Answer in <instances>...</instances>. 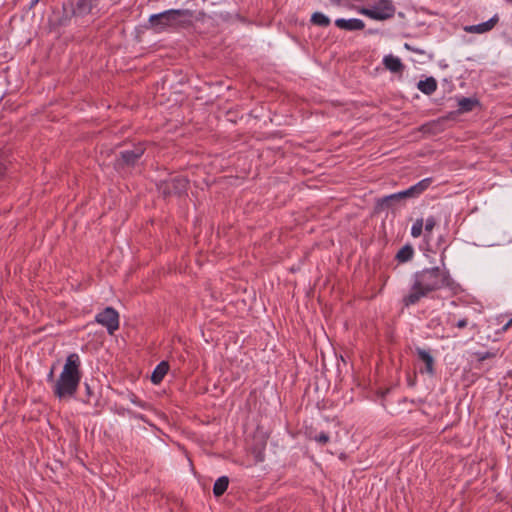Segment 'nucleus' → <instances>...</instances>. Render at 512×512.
<instances>
[{"label":"nucleus","mask_w":512,"mask_h":512,"mask_svg":"<svg viewBox=\"0 0 512 512\" xmlns=\"http://www.w3.org/2000/svg\"><path fill=\"white\" fill-rule=\"evenodd\" d=\"M454 285L455 281L448 270L440 267L425 268L414 274V283L402 303L405 307L415 305L430 293Z\"/></svg>","instance_id":"nucleus-1"},{"label":"nucleus","mask_w":512,"mask_h":512,"mask_svg":"<svg viewBox=\"0 0 512 512\" xmlns=\"http://www.w3.org/2000/svg\"><path fill=\"white\" fill-rule=\"evenodd\" d=\"M99 0H66L61 9H54L49 18L51 29L68 26L73 20L80 22L84 17L94 14Z\"/></svg>","instance_id":"nucleus-2"},{"label":"nucleus","mask_w":512,"mask_h":512,"mask_svg":"<svg viewBox=\"0 0 512 512\" xmlns=\"http://www.w3.org/2000/svg\"><path fill=\"white\" fill-rule=\"evenodd\" d=\"M80 358L76 353L67 356L63 370L55 382L54 395L59 399L74 397L81 381Z\"/></svg>","instance_id":"nucleus-3"},{"label":"nucleus","mask_w":512,"mask_h":512,"mask_svg":"<svg viewBox=\"0 0 512 512\" xmlns=\"http://www.w3.org/2000/svg\"><path fill=\"white\" fill-rule=\"evenodd\" d=\"M193 11L189 9H171L149 17L148 28L160 32L168 26L179 25L182 27L192 23Z\"/></svg>","instance_id":"nucleus-4"},{"label":"nucleus","mask_w":512,"mask_h":512,"mask_svg":"<svg viewBox=\"0 0 512 512\" xmlns=\"http://www.w3.org/2000/svg\"><path fill=\"white\" fill-rule=\"evenodd\" d=\"M145 150V144L138 143L130 150L121 151L114 162V168L118 172H124L127 169L134 168L145 153Z\"/></svg>","instance_id":"nucleus-5"},{"label":"nucleus","mask_w":512,"mask_h":512,"mask_svg":"<svg viewBox=\"0 0 512 512\" xmlns=\"http://www.w3.org/2000/svg\"><path fill=\"white\" fill-rule=\"evenodd\" d=\"M157 190L163 198L170 196H182L186 194L189 180L185 176H175L157 183Z\"/></svg>","instance_id":"nucleus-6"},{"label":"nucleus","mask_w":512,"mask_h":512,"mask_svg":"<svg viewBox=\"0 0 512 512\" xmlns=\"http://www.w3.org/2000/svg\"><path fill=\"white\" fill-rule=\"evenodd\" d=\"M358 11L373 20L385 21L394 17L396 8L391 0H380L374 8L362 7Z\"/></svg>","instance_id":"nucleus-7"},{"label":"nucleus","mask_w":512,"mask_h":512,"mask_svg":"<svg viewBox=\"0 0 512 512\" xmlns=\"http://www.w3.org/2000/svg\"><path fill=\"white\" fill-rule=\"evenodd\" d=\"M97 323L107 328L110 335L119 329V314L113 307H106L95 317Z\"/></svg>","instance_id":"nucleus-8"},{"label":"nucleus","mask_w":512,"mask_h":512,"mask_svg":"<svg viewBox=\"0 0 512 512\" xmlns=\"http://www.w3.org/2000/svg\"><path fill=\"white\" fill-rule=\"evenodd\" d=\"M432 179L431 178H425L421 181H419L417 184L411 186L410 188L396 193L397 199L399 201L408 199V198H415L418 197L420 194H422L428 187L431 185Z\"/></svg>","instance_id":"nucleus-9"},{"label":"nucleus","mask_w":512,"mask_h":512,"mask_svg":"<svg viewBox=\"0 0 512 512\" xmlns=\"http://www.w3.org/2000/svg\"><path fill=\"white\" fill-rule=\"evenodd\" d=\"M400 201L397 199L396 193L377 198L374 206V214H379L382 211L394 207Z\"/></svg>","instance_id":"nucleus-10"},{"label":"nucleus","mask_w":512,"mask_h":512,"mask_svg":"<svg viewBox=\"0 0 512 512\" xmlns=\"http://www.w3.org/2000/svg\"><path fill=\"white\" fill-rule=\"evenodd\" d=\"M335 25L339 29L346 31H356L363 30L365 28V23L360 19H343L339 18L335 20Z\"/></svg>","instance_id":"nucleus-11"},{"label":"nucleus","mask_w":512,"mask_h":512,"mask_svg":"<svg viewBox=\"0 0 512 512\" xmlns=\"http://www.w3.org/2000/svg\"><path fill=\"white\" fill-rule=\"evenodd\" d=\"M498 21H499L498 15H494L492 18H490L486 22H483V23H480L477 25L466 26L465 31H467L469 33H478V34L485 33V32L490 31L491 29H493L495 27V25L498 23Z\"/></svg>","instance_id":"nucleus-12"},{"label":"nucleus","mask_w":512,"mask_h":512,"mask_svg":"<svg viewBox=\"0 0 512 512\" xmlns=\"http://www.w3.org/2000/svg\"><path fill=\"white\" fill-rule=\"evenodd\" d=\"M383 64H384L385 68L387 70L391 71L392 73L402 74V72L405 69V66L401 62V60L392 54L384 57Z\"/></svg>","instance_id":"nucleus-13"},{"label":"nucleus","mask_w":512,"mask_h":512,"mask_svg":"<svg viewBox=\"0 0 512 512\" xmlns=\"http://www.w3.org/2000/svg\"><path fill=\"white\" fill-rule=\"evenodd\" d=\"M416 353L421 361L425 363V372L430 375L434 374V358L433 356L426 350L421 348H416ZM421 373L424 372L423 369L420 370Z\"/></svg>","instance_id":"nucleus-14"},{"label":"nucleus","mask_w":512,"mask_h":512,"mask_svg":"<svg viewBox=\"0 0 512 512\" xmlns=\"http://www.w3.org/2000/svg\"><path fill=\"white\" fill-rule=\"evenodd\" d=\"M168 371H169L168 362H166V361L160 362L156 366L154 371L152 372V375L150 377L151 382L153 384H159L163 380V378L165 377V375L167 374Z\"/></svg>","instance_id":"nucleus-15"},{"label":"nucleus","mask_w":512,"mask_h":512,"mask_svg":"<svg viewBox=\"0 0 512 512\" xmlns=\"http://www.w3.org/2000/svg\"><path fill=\"white\" fill-rule=\"evenodd\" d=\"M417 87L422 93L431 95L437 89V81L434 77H428L425 80H420Z\"/></svg>","instance_id":"nucleus-16"},{"label":"nucleus","mask_w":512,"mask_h":512,"mask_svg":"<svg viewBox=\"0 0 512 512\" xmlns=\"http://www.w3.org/2000/svg\"><path fill=\"white\" fill-rule=\"evenodd\" d=\"M265 447H266V441H264L263 439L258 441V442H255L251 446L250 451H251V454L253 455L254 460H255L256 463L264 461V459H265V453H264Z\"/></svg>","instance_id":"nucleus-17"},{"label":"nucleus","mask_w":512,"mask_h":512,"mask_svg":"<svg viewBox=\"0 0 512 512\" xmlns=\"http://www.w3.org/2000/svg\"><path fill=\"white\" fill-rule=\"evenodd\" d=\"M478 105H480V103L476 98L462 97L458 101V112L459 113L470 112Z\"/></svg>","instance_id":"nucleus-18"},{"label":"nucleus","mask_w":512,"mask_h":512,"mask_svg":"<svg viewBox=\"0 0 512 512\" xmlns=\"http://www.w3.org/2000/svg\"><path fill=\"white\" fill-rule=\"evenodd\" d=\"M414 256V249L412 245L406 244L404 245L396 254L395 259L399 263H405L410 261Z\"/></svg>","instance_id":"nucleus-19"},{"label":"nucleus","mask_w":512,"mask_h":512,"mask_svg":"<svg viewBox=\"0 0 512 512\" xmlns=\"http://www.w3.org/2000/svg\"><path fill=\"white\" fill-rule=\"evenodd\" d=\"M229 485V478L227 476L219 477L213 486V494L215 497H221L227 490Z\"/></svg>","instance_id":"nucleus-20"},{"label":"nucleus","mask_w":512,"mask_h":512,"mask_svg":"<svg viewBox=\"0 0 512 512\" xmlns=\"http://www.w3.org/2000/svg\"><path fill=\"white\" fill-rule=\"evenodd\" d=\"M330 22V19L321 12H315L311 16V23L316 26L328 27Z\"/></svg>","instance_id":"nucleus-21"},{"label":"nucleus","mask_w":512,"mask_h":512,"mask_svg":"<svg viewBox=\"0 0 512 512\" xmlns=\"http://www.w3.org/2000/svg\"><path fill=\"white\" fill-rule=\"evenodd\" d=\"M10 163L9 152L7 150L0 149V179L5 176L8 164Z\"/></svg>","instance_id":"nucleus-22"},{"label":"nucleus","mask_w":512,"mask_h":512,"mask_svg":"<svg viewBox=\"0 0 512 512\" xmlns=\"http://www.w3.org/2000/svg\"><path fill=\"white\" fill-rule=\"evenodd\" d=\"M423 219L420 218V219H417L413 226H412V229H411V235L414 237V238H417L419 237L421 234H422V231H423Z\"/></svg>","instance_id":"nucleus-23"},{"label":"nucleus","mask_w":512,"mask_h":512,"mask_svg":"<svg viewBox=\"0 0 512 512\" xmlns=\"http://www.w3.org/2000/svg\"><path fill=\"white\" fill-rule=\"evenodd\" d=\"M438 127H439V124L436 123V122H432V123H427V124H424L421 126L420 130L423 132V133H431V134H436L437 130H438Z\"/></svg>","instance_id":"nucleus-24"},{"label":"nucleus","mask_w":512,"mask_h":512,"mask_svg":"<svg viewBox=\"0 0 512 512\" xmlns=\"http://www.w3.org/2000/svg\"><path fill=\"white\" fill-rule=\"evenodd\" d=\"M314 440L325 445L329 442V435L325 432H320L318 435L314 436Z\"/></svg>","instance_id":"nucleus-25"},{"label":"nucleus","mask_w":512,"mask_h":512,"mask_svg":"<svg viewBox=\"0 0 512 512\" xmlns=\"http://www.w3.org/2000/svg\"><path fill=\"white\" fill-rule=\"evenodd\" d=\"M476 356L478 357V361L482 362L489 358H494L496 356V353L487 351L485 353H476Z\"/></svg>","instance_id":"nucleus-26"},{"label":"nucleus","mask_w":512,"mask_h":512,"mask_svg":"<svg viewBox=\"0 0 512 512\" xmlns=\"http://www.w3.org/2000/svg\"><path fill=\"white\" fill-rule=\"evenodd\" d=\"M435 225H436L435 218L434 217H429L426 220V223H425V231L431 232L434 229Z\"/></svg>","instance_id":"nucleus-27"},{"label":"nucleus","mask_w":512,"mask_h":512,"mask_svg":"<svg viewBox=\"0 0 512 512\" xmlns=\"http://www.w3.org/2000/svg\"><path fill=\"white\" fill-rule=\"evenodd\" d=\"M467 325H468V319H467V318L460 319V320L456 323V327H457V328H459V329H463V328H465Z\"/></svg>","instance_id":"nucleus-28"},{"label":"nucleus","mask_w":512,"mask_h":512,"mask_svg":"<svg viewBox=\"0 0 512 512\" xmlns=\"http://www.w3.org/2000/svg\"><path fill=\"white\" fill-rule=\"evenodd\" d=\"M205 17H206V13L204 11H200L196 15L193 12V17L192 18H195L197 21H202V20H204Z\"/></svg>","instance_id":"nucleus-29"},{"label":"nucleus","mask_w":512,"mask_h":512,"mask_svg":"<svg viewBox=\"0 0 512 512\" xmlns=\"http://www.w3.org/2000/svg\"><path fill=\"white\" fill-rule=\"evenodd\" d=\"M85 388H86L87 396H88V398H90V397L93 395V391H92V389H91L90 385H89V384H87V383H85ZM89 401H90V399H86V400H85V402H87V403H88Z\"/></svg>","instance_id":"nucleus-30"},{"label":"nucleus","mask_w":512,"mask_h":512,"mask_svg":"<svg viewBox=\"0 0 512 512\" xmlns=\"http://www.w3.org/2000/svg\"><path fill=\"white\" fill-rule=\"evenodd\" d=\"M405 48L408 49V50H411V51H414V52H417V53H421L422 51H419L417 49H414L412 48L409 44H405Z\"/></svg>","instance_id":"nucleus-31"},{"label":"nucleus","mask_w":512,"mask_h":512,"mask_svg":"<svg viewBox=\"0 0 512 512\" xmlns=\"http://www.w3.org/2000/svg\"><path fill=\"white\" fill-rule=\"evenodd\" d=\"M333 4L339 6L342 3V0H330Z\"/></svg>","instance_id":"nucleus-32"},{"label":"nucleus","mask_w":512,"mask_h":512,"mask_svg":"<svg viewBox=\"0 0 512 512\" xmlns=\"http://www.w3.org/2000/svg\"><path fill=\"white\" fill-rule=\"evenodd\" d=\"M512 326V318L508 321V323L503 327L506 330L508 327Z\"/></svg>","instance_id":"nucleus-33"},{"label":"nucleus","mask_w":512,"mask_h":512,"mask_svg":"<svg viewBox=\"0 0 512 512\" xmlns=\"http://www.w3.org/2000/svg\"><path fill=\"white\" fill-rule=\"evenodd\" d=\"M38 2L39 0H33L30 4V8H33Z\"/></svg>","instance_id":"nucleus-34"},{"label":"nucleus","mask_w":512,"mask_h":512,"mask_svg":"<svg viewBox=\"0 0 512 512\" xmlns=\"http://www.w3.org/2000/svg\"><path fill=\"white\" fill-rule=\"evenodd\" d=\"M48 379L49 380H52L53 379V370L50 371L49 375H48Z\"/></svg>","instance_id":"nucleus-35"}]
</instances>
